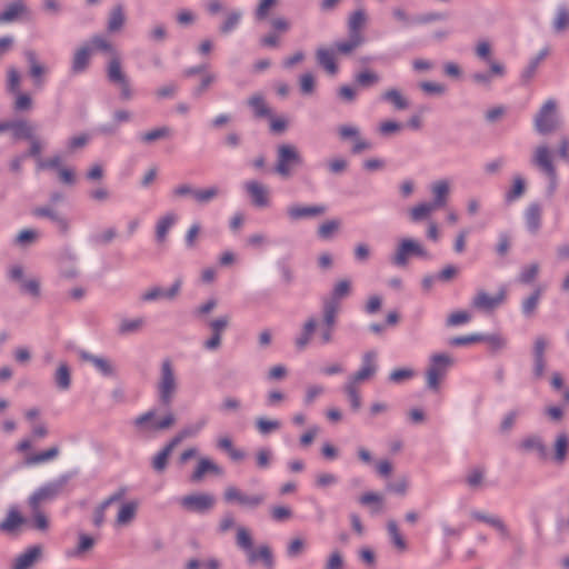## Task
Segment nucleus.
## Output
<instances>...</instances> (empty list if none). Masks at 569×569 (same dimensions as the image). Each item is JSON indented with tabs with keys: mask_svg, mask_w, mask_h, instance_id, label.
<instances>
[{
	"mask_svg": "<svg viewBox=\"0 0 569 569\" xmlns=\"http://www.w3.org/2000/svg\"><path fill=\"white\" fill-rule=\"evenodd\" d=\"M273 172L282 179H290L297 168L301 167L303 159L298 148L291 143H281L277 147Z\"/></svg>",
	"mask_w": 569,
	"mask_h": 569,
	"instance_id": "1",
	"label": "nucleus"
},
{
	"mask_svg": "<svg viewBox=\"0 0 569 569\" xmlns=\"http://www.w3.org/2000/svg\"><path fill=\"white\" fill-rule=\"evenodd\" d=\"M530 164L548 179V191L552 194L558 180L552 150L547 144L537 146L530 157Z\"/></svg>",
	"mask_w": 569,
	"mask_h": 569,
	"instance_id": "2",
	"label": "nucleus"
},
{
	"mask_svg": "<svg viewBox=\"0 0 569 569\" xmlns=\"http://www.w3.org/2000/svg\"><path fill=\"white\" fill-rule=\"evenodd\" d=\"M455 360L448 353H433L429 358V365L426 370V386L431 391H439L441 381L445 379L448 370L453 366Z\"/></svg>",
	"mask_w": 569,
	"mask_h": 569,
	"instance_id": "3",
	"label": "nucleus"
},
{
	"mask_svg": "<svg viewBox=\"0 0 569 569\" xmlns=\"http://www.w3.org/2000/svg\"><path fill=\"white\" fill-rule=\"evenodd\" d=\"M178 389L177 377L170 359L161 362L160 376L157 383L158 398L162 406L170 407Z\"/></svg>",
	"mask_w": 569,
	"mask_h": 569,
	"instance_id": "4",
	"label": "nucleus"
},
{
	"mask_svg": "<svg viewBox=\"0 0 569 569\" xmlns=\"http://www.w3.org/2000/svg\"><path fill=\"white\" fill-rule=\"evenodd\" d=\"M71 473H63L58 479L47 482L37 489L29 497V506L31 509H39L40 505L44 501L53 500L62 491L63 487L71 479Z\"/></svg>",
	"mask_w": 569,
	"mask_h": 569,
	"instance_id": "5",
	"label": "nucleus"
},
{
	"mask_svg": "<svg viewBox=\"0 0 569 569\" xmlns=\"http://www.w3.org/2000/svg\"><path fill=\"white\" fill-rule=\"evenodd\" d=\"M412 256L430 259L429 252L422 244L413 239L405 238L399 242L395 254L390 258V262L396 267L403 268Z\"/></svg>",
	"mask_w": 569,
	"mask_h": 569,
	"instance_id": "6",
	"label": "nucleus"
},
{
	"mask_svg": "<svg viewBox=\"0 0 569 569\" xmlns=\"http://www.w3.org/2000/svg\"><path fill=\"white\" fill-rule=\"evenodd\" d=\"M560 126L557 116V103L555 100H547L535 117V129L540 134H548Z\"/></svg>",
	"mask_w": 569,
	"mask_h": 569,
	"instance_id": "7",
	"label": "nucleus"
},
{
	"mask_svg": "<svg viewBox=\"0 0 569 569\" xmlns=\"http://www.w3.org/2000/svg\"><path fill=\"white\" fill-rule=\"evenodd\" d=\"M223 500L227 503H237L240 507L256 509L264 503L266 495L262 492L247 495L234 486H229L223 491Z\"/></svg>",
	"mask_w": 569,
	"mask_h": 569,
	"instance_id": "8",
	"label": "nucleus"
},
{
	"mask_svg": "<svg viewBox=\"0 0 569 569\" xmlns=\"http://www.w3.org/2000/svg\"><path fill=\"white\" fill-rule=\"evenodd\" d=\"M157 411L151 409L134 419V426L142 430L158 431L169 429L176 422V417L172 412H168L162 419L156 421Z\"/></svg>",
	"mask_w": 569,
	"mask_h": 569,
	"instance_id": "9",
	"label": "nucleus"
},
{
	"mask_svg": "<svg viewBox=\"0 0 569 569\" xmlns=\"http://www.w3.org/2000/svg\"><path fill=\"white\" fill-rule=\"evenodd\" d=\"M179 502L180 506L187 511L206 513L213 508L216 499L210 493L201 492L184 496L180 499Z\"/></svg>",
	"mask_w": 569,
	"mask_h": 569,
	"instance_id": "10",
	"label": "nucleus"
},
{
	"mask_svg": "<svg viewBox=\"0 0 569 569\" xmlns=\"http://www.w3.org/2000/svg\"><path fill=\"white\" fill-rule=\"evenodd\" d=\"M78 357L81 361L90 363L101 376L113 378L117 376L114 363L107 357L93 355L87 350H78Z\"/></svg>",
	"mask_w": 569,
	"mask_h": 569,
	"instance_id": "11",
	"label": "nucleus"
},
{
	"mask_svg": "<svg viewBox=\"0 0 569 569\" xmlns=\"http://www.w3.org/2000/svg\"><path fill=\"white\" fill-rule=\"evenodd\" d=\"M182 279L177 278L168 289H162L159 286H153L147 289L140 297L143 302H154L158 300L173 301L181 291Z\"/></svg>",
	"mask_w": 569,
	"mask_h": 569,
	"instance_id": "12",
	"label": "nucleus"
},
{
	"mask_svg": "<svg viewBox=\"0 0 569 569\" xmlns=\"http://www.w3.org/2000/svg\"><path fill=\"white\" fill-rule=\"evenodd\" d=\"M327 207L325 204H299L293 203L287 207L286 214L290 222H297L305 219H312L325 214Z\"/></svg>",
	"mask_w": 569,
	"mask_h": 569,
	"instance_id": "13",
	"label": "nucleus"
},
{
	"mask_svg": "<svg viewBox=\"0 0 569 569\" xmlns=\"http://www.w3.org/2000/svg\"><path fill=\"white\" fill-rule=\"evenodd\" d=\"M23 56L29 64V76L34 88L42 89L46 83V77L49 73V68L39 60L34 50H26Z\"/></svg>",
	"mask_w": 569,
	"mask_h": 569,
	"instance_id": "14",
	"label": "nucleus"
},
{
	"mask_svg": "<svg viewBox=\"0 0 569 569\" xmlns=\"http://www.w3.org/2000/svg\"><path fill=\"white\" fill-rule=\"evenodd\" d=\"M24 270L20 264H14L8 270V278L10 281L19 282L20 290L32 297L40 296V282L37 278L24 279Z\"/></svg>",
	"mask_w": 569,
	"mask_h": 569,
	"instance_id": "15",
	"label": "nucleus"
},
{
	"mask_svg": "<svg viewBox=\"0 0 569 569\" xmlns=\"http://www.w3.org/2000/svg\"><path fill=\"white\" fill-rule=\"evenodd\" d=\"M378 352L376 350H368L361 357L360 369L351 375L348 379L357 383L372 378L378 369L377 365Z\"/></svg>",
	"mask_w": 569,
	"mask_h": 569,
	"instance_id": "16",
	"label": "nucleus"
},
{
	"mask_svg": "<svg viewBox=\"0 0 569 569\" xmlns=\"http://www.w3.org/2000/svg\"><path fill=\"white\" fill-rule=\"evenodd\" d=\"M506 299V292L500 290L497 295L490 296L485 290H478L471 300V307L483 312H491Z\"/></svg>",
	"mask_w": 569,
	"mask_h": 569,
	"instance_id": "17",
	"label": "nucleus"
},
{
	"mask_svg": "<svg viewBox=\"0 0 569 569\" xmlns=\"http://www.w3.org/2000/svg\"><path fill=\"white\" fill-rule=\"evenodd\" d=\"M505 74L506 67L502 62L489 61V70L472 73L471 81L486 89H490L493 78H502Z\"/></svg>",
	"mask_w": 569,
	"mask_h": 569,
	"instance_id": "18",
	"label": "nucleus"
},
{
	"mask_svg": "<svg viewBox=\"0 0 569 569\" xmlns=\"http://www.w3.org/2000/svg\"><path fill=\"white\" fill-rule=\"evenodd\" d=\"M31 213L36 218H47L51 220L62 233H67L70 229L69 220L51 204L36 207L32 209Z\"/></svg>",
	"mask_w": 569,
	"mask_h": 569,
	"instance_id": "19",
	"label": "nucleus"
},
{
	"mask_svg": "<svg viewBox=\"0 0 569 569\" xmlns=\"http://www.w3.org/2000/svg\"><path fill=\"white\" fill-rule=\"evenodd\" d=\"M42 557V547L34 545L27 548L13 561L10 569H32Z\"/></svg>",
	"mask_w": 569,
	"mask_h": 569,
	"instance_id": "20",
	"label": "nucleus"
},
{
	"mask_svg": "<svg viewBox=\"0 0 569 569\" xmlns=\"http://www.w3.org/2000/svg\"><path fill=\"white\" fill-rule=\"evenodd\" d=\"M470 516L472 519L485 522L492 527L502 539H509L510 538V530L508 526L505 523V521L495 515H489L482 511L473 510L470 512Z\"/></svg>",
	"mask_w": 569,
	"mask_h": 569,
	"instance_id": "21",
	"label": "nucleus"
},
{
	"mask_svg": "<svg viewBox=\"0 0 569 569\" xmlns=\"http://www.w3.org/2000/svg\"><path fill=\"white\" fill-rule=\"evenodd\" d=\"M92 49L89 44H83L78 48L71 59L70 72L73 76L83 73L89 64Z\"/></svg>",
	"mask_w": 569,
	"mask_h": 569,
	"instance_id": "22",
	"label": "nucleus"
},
{
	"mask_svg": "<svg viewBox=\"0 0 569 569\" xmlns=\"http://www.w3.org/2000/svg\"><path fill=\"white\" fill-rule=\"evenodd\" d=\"M518 448L523 452H536L540 460L548 458V448L542 438L537 435H531L521 440Z\"/></svg>",
	"mask_w": 569,
	"mask_h": 569,
	"instance_id": "23",
	"label": "nucleus"
},
{
	"mask_svg": "<svg viewBox=\"0 0 569 569\" xmlns=\"http://www.w3.org/2000/svg\"><path fill=\"white\" fill-rule=\"evenodd\" d=\"M317 63L330 76H336L338 66L336 63V51L332 48L320 47L316 50Z\"/></svg>",
	"mask_w": 569,
	"mask_h": 569,
	"instance_id": "24",
	"label": "nucleus"
},
{
	"mask_svg": "<svg viewBox=\"0 0 569 569\" xmlns=\"http://www.w3.org/2000/svg\"><path fill=\"white\" fill-rule=\"evenodd\" d=\"M244 189L254 206L267 207L269 204L268 189L259 181H247L244 183Z\"/></svg>",
	"mask_w": 569,
	"mask_h": 569,
	"instance_id": "25",
	"label": "nucleus"
},
{
	"mask_svg": "<svg viewBox=\"0 0 569 569\" xmlns=\"http://www.w3.org/2000/svg\"><path fill=\"white\" fill-rule=\"evenodd\" d=\"M432 200L429 201L437 210L443 208L450 194V184L447 180L435 181L430 187Z\"/></svg>",
	"mask_w": 569,
	"mask_h": 569,
	"instance_id": "26",
	"label": "nucleus"
},
{
	"mask_svg": "<svg viewBox=\"0 0 569 569\" xmlns=\"http://www.w3.org/2000/svg\"><path fill=\"white\" fill-rule=\"evenodd\" d=\"M552 32L557 36L569 30V7L565 3L558 4L551 20Z\"/></svg>",
	"mask_w": 569,
	"mask_h": 569,
	"instance_id": "27",
	"label": "nucleus"
},
{
	"mask_svg": "<svg viewBox=\"0 0 569 569\" xmlns=\"http://www.w3.org/2000/svg\"><path fill=\"white\" fill-rule=\"evenodd\" d=\"M542 209L538 202H531L525 210V221L530 233L536 234L541 227Z\"/></svg>",
	"mask_w": 569,
	"mask_h": 569,
	"instance_id": "28",
	"label": "nucleus"
},
{
	"mask_svg": "<svg viewBox=\"0 0 569 569\" xmlns=\"http://www.w3.org/2000/svg\"><path fill=\"white\" fill-rule=\"evenodd\" d=\"M8 130L16 140H29L34 134L36 128L27 120L8 121Z\"/></svg>",
	"mask_w": 569,
	"mask_h": 569,
	"instance_id": "29",
	"label": "nucleus"
},
{
	"mask_svg": "<svg viewBox=\"0 0 569 569\" xmlns=\"http://www.w3.org/2000/svg\"><path fill=\"white\" fill-rule=\"evenodd\" d=\"M24 518L20 515L16 507L9 509L7 517L0 521V531L13 533L24 523Z\"/></svg>",
	"mask_w": 569,
	"mask_h": 569,
	"instance_id": "30",
	"label": "nucleus"
},
{
	"mask_svg": "<svg viewBox=\"0 0 569 569\" xmlns=\"http://www.w3.org/2000/svg\"><path fill=\"white\" fill-rule=\"evenodd\" d=\"M222 475V469L208 458H201L193 473L191 475V481L199 482L202 480L206 473Z\"/></svg>",
	"mask_w": 569,
	"mask_h": 569,
	"instance_id": "31",
	"label": "nucleus"
},
{
	"mask_svg": "<svg viewBox=\"0 0 569 569\" xmlns=\"http://www.w3.org/2000/svg\"><path fill=\"white\" fill-rule=\"evenodd\" d=\"M317 326L318 321L313 317H310L305 321L301 333L299 337L296 338L295 341V345L298 350H303L309 345Z\"/></svg>",
	"mask_w": 569,
	"mask_h": 569,
	"instance_id": "32",
	"label": "nucleus"
},
{
	"mask_svg": "<svg viewBox=\"0 0 569 569\" xmlns=\"http://www.w3.org/2000/svg\"><path fill=\"white\" fill-rule=\"evenodd\" d=\"M126 22V14L122 4H116L109 12L107 29L109 32L120 31Z\"/></svg>",
	"mask_w": 569,
	"mask_h": 569,
	"instance_id": "33",
	"label": "nucleus"
},
{
	"mask_svg": "<svg viewBox=\"0 0 569 569\" xmlns=\"http://www.w3.org/2000/svg\"><path fill=\"white\" fill-rule=\"evenodd\" d=\"M53 382L60 391H67L71 386V370L67 362H60L54 375Z\"/></svg>",
	"mask_w": 569,
	"mask_h": 569,
	"instance_id": "34",
	"label": "nucleus"
},
{
	"mask_svg": "<svg viewBox=\"0 0 569 569\" xmlns=\"http://www.w3.org/2000/svg\"><path fill=\"white\" fill-rule=\"evenodd\" d=\"M365 42L363 36H350L347 40L337 41L333 44L336 53L348 56L358 49Z\"/></svg>",
	"mask_w": 569,
	"mask_h": 569,
	"instance_id": "35",
	"label": "nucleus"
},
{
	"mask_svg": "<svg viewBox=\"0 0 569 569\" xmlns=\"http://www.w3.org/2000/svg\"><path fill=\"white\" fill-rule=\"evenodd\" d=\"M172 136V129L168 126L153 128L139 134V140L144 144H151L161 139H168Z\"/></svg>",
	"mask_w": 569,
	"mask_h": 569,
	"instance_id": "36",
	"label": "nucleus"
},
{
	"mask_svg": "<svg viewBox=\"0 0 569 569\" xmlns=\"http://www.w3.org/2000/svg\"><path fill=\"white\" fill-rule=\"evenodd\" d=\"M107 78L113 84H120L128 80V77L122 71L121 61L118 57H113L107 67Z\"/></svg>",
	"mask_w": 569,
	"mask_h": 569,
	"instance_id": "37",
	"label": "nucleus"
},
{
	"mask_svg": "<svg viewBox=\"0 0 569 569\" xmlns=\"http://www.w3.org/2000/svg\"><path fill=\"white\" fill-rule=\"evenodd\" d=\"M526 189L525 179L519 174L515 176L511 188L505 193L506 203L510 204L519 200L525 194Z\"/></svg>",
	"mask_w": 569,
	"mask_h": 569,
	"instance_id": "38",
	"label": "nucleus"
},
{
	"mask_svg": "<svg viewBox=\"0 0 569 569\" xmlns=\"http://www.w3.org/2000/svg\"><path fill=\"white\" fill-rule=\"evenodd\" d=\"M367 22V14L363 9L353 11L348 19V31L350 36H363L361 29Z\"/></svg>",
	"mask_w": 569,
	"mask_h": 569,
	"instance_id": "39",
	"label": "nucleus"
},
{
	"mask_svg": "<svg viewBox=\"0 0 569 569\" xmlns=\"http://www.w3.org/2000/svg\"><path fill=\"white\" fill-rule=\"evenodd\" d=\"M340 310V303L322 300V326L333 328L337 323V317Z\"/></svg>",
	"mask_w": 569,
	"mask_h": 569,
	"instance_id": "40",
	"label": "nucleus"
},
{
	"mask_svg": "<svg viewBox=\"0 0 569 569\" xmlns=\"http://www.w3.org/2000/svg\"><path fill=\"white\" fill-rule=\"evenodd\" d=\"M176 222V216L168 213L161 217L156 224V240L159 243H163L167 239L168 232Z\"/></svg>",
	"mask_w": 569,
	"mask_h": 569,
	"instance_id": "41",
	"label": "nucleus"
},
{
	"mask_svg": "<svg viewBox=\"0 0 569 569\" xmlns=\"http://www.w3.org/2000/svg\"><path fill=\"white\" fill-rule=\"evenodd\" d=\"M381 99L391 103L397 110H406L409 108V100L403 97L398 89L395 88L386 90L382 93Z\"/></svg>",
	"mask_w": 569,
	"mask_h": 569,
	"instance_id": "42",
	"label": "nucleus"
},
{
	"mask_svg": "<svg viewBox=\"0 0 569 569\" xmlns=\"http://www.w3.org/2000/svg\"><path fill=\"white\" fill-rule=\"evenodd\" d=\"M59 447L52 446L49 449L30 455L26 458L27 466H36L56 459L59 456Z\"/></svg>",
	"mask_w": 569,
	"mask_h": 569,
	"instance_id": "43",
	"label": "nucleus"
},
{
	"mask_svg": "<svg viewBox=\"0 0 569 569\" xmlns=\"http://www.w3.org/2000/svg\"><path fill=\"white\" fill-rule=\"evenodd\" d=\"M555 455L553 460L557 463H563L567 459V453L569 449V438L567 433L561 432L558 433L553 443Z\"/></svg>",
	"mask_w": 569,
	"mask_h": 569,
	"instance_id": "44",
	"label": "nucleus"
},
{
	"mask_svg": "<svg viewBox=\"0 0 569 569\" xmlns=\"http://www.w3.org/2000/svg\"><path fill=\"white\" fill-rule=\"evenodd\" d=\"M351 293V281L348 279L339 280L331 291V296L325 298L329 302L340 303V300L347 298Z\"/></svg>",
	"mask_w": 569,
	"mask_h": 569,
	"instance_id": "45",
	"label": "nucleus"
},
{
	"mask_svg": "<svg viewBox=\"0 0 569 569\" xmlns=\"http://www.w3.org/2000/svg\"><path fill=\"white\" fill-rule=\"evenodd\" d=\"M249 563H254L258 559L262 560L267 568L273 567V556L271 549L267 546H260L257 550H251L247 556Z\"/></svg>",
	"mask_w": 569,
	"mask_h": 569,
	"instance_id": "46",
	"label": "nucleus"
},
{
	"mask_svg": "<svg viewBox=\"0 0 569 569\" xmlns=\"http://www.w3.org/2000/svg\"><path fill=\"white\" fill-rule=\"evenodd\" d=\"M248 106L253 110L257 118L270 117L271 110L267 106L264 98L260 93H256L248 99Z\"/></svg>",
	"mask_w": 569,
	"mask_h": 569,
	"instance_id": "47",
	"label": "nucleus"
},
{
	"mask_svg": "<svg viewBox=\"0 0 569 569\" xmlns=\"http://www.w3.org/2000/svg\"><path fill=\"white\" fill-rule=\"evenodd\" d=\"M436 210L430 202H421L410 209L409 217L412 222H421L428 219Z\"/></svg>",
	"mask_w": 569,
	"mask_h": 569,
	"instance_id": "48",
	"label": "nucleus"
},
{
	"mask_svg": "<svg viewBox=\"0 0 569 569\" xmlns=\"http://www.w3.org/2000/svg\"><path fill=\"white\" fill-rule=\"evenodd\" d=\"M146 323L144 318L122 319L118 327V333L127 336L140 331Z\"/></svg>",
	"mask_w": 569,
	"mask_h": 569,
	"instance_id": "49",
	"label": "nucleus"
},
{
	"mask_svg": "<svg viewBox=\"0 0 569 569\" xmlns=\"http://www.w3.org/2000/svg\"><path fill=\"white\" fill-rule=\"evenodd\" d=\"M542 295V288L538 287L533 292L522 301L521 311L525 317L531 318L539 305L540 297Z\"/></svg>",
	"mask_w": 569,
	"mask_h": 569,
	"instance_id": "50",
	"label": "nucleus"
},
{
	"mask_svg": "<svg viewBox=\"0 0 569 569\" xmlns=\"http://www.w3.org/2000/svg\"><path fill=\"white\" fill-rule=\"evenodd\" d=\"M242 18V12L240 10L230 11L222 23L219 26V32L221 34L231 33L240 23Z\"/></svg>",
	"mask_w": 569,
	"mask_h": 569,
	"instance_id": "51",
	"label": "nucleus"
},
{
	"mask_svg": "<svg viewBox=\"0 0 569 569\" xmlns=\"http://www.w3.org/2000/svg\"><path fill=\"white\" fill-rule=\"evenodd\" d=\"M549 54V50L547 48L539 51V53L532 58L528 66L521 73V78L525 82H528L536 73L540 62Z\"/></svg>",
	"mask_w": 569,
	"mask_h": 569,
	"instance_id": "52",
	"label": "nucleus"
},
{
	"mask_svg": "<svg viewBox=\"0 0 569 569\" xmlns=\"http://www.w3.org/2000/svg\"><path fill=\"white\" fill-rule=\"evenodd\" d=\"M219 193L220 189L217 186H210L206 189H197L193 200L199 206H206L214 200Z\"/></svg>",
	"mask_w": 569,
	"mask_h": 569,
	"instance_id": "53",
	"label": "nucleus"
},
{
	"mask_svg": "<svg viewBox=\"0 0 569 569\" xmlns=\"http://www.w3.org/2000/svg\"><path fill=\"white\" fill-rule=\"evenodd\" d=\"M388 535L391 539V543L399 550L405 551L407 549V542L400 533L398 523L395 520L387 522Z\"/></svg>",
	"mask_w": 569,
	"mask_h": 569,
	"instance_id": "54",
	"label": "nucleus"
},
{
	"mask_svg": "<svg viewBox=\"0 0 569 569\" xmlns=\"http://www.w3.org/2000/svg\"><path fill=\"white\" fill-rule=\"evenodd\" d=\"M137 507V503L133 501L123 503L118 512L117 523L119 526H126L130 523L136 517Z\"/></svg>",
	"mask_w": 569,
	"mask_h": 569,
	"instance_id": "55",
	"label": "nucleus"
},
{
	"mask_svg": "<svg viewBox=\"0 0 569 569\" xmlns=\"http://www.w3.org/2000/svg\"><path fill=\"white\" fill-rule=\"evenodd\" d=\"M236 545L239 549L247 552V556L253 549V540L250 531L246 527L237 528Z\"/></svg>",
	"mask_w": 569,
	"mask_h": 569,
	"instance_id": "56",
	"label": "nucleus"
},
{
	"mask_svg": "<svg viewBox=\"0 0 569 569\" xmlns=\"http://www.w3.org/2000/svg\"><path fill=\"white\" fill-rule=\"evenodd\" d=\"M359 502L362 506H372V512L378 513L382 511L383 498L381 495L368 491L359 497Z\"/></svg>",
	"mask_w": 569,
	"mask_h": 569,
	"instance_id": "57",
	"label": "nucleus"
},
{
	"mask_svg": "<svg viewBox=\"0 0 569 569\" xmlns=\"http://www.w3.org/2000/svg\"><path fill=\"white\" fill-rule=\"evenodd\" d=\"M355 81L361 88H370L380 82V77L377 72L366 69L356 74Z\"/></svg>",
	"mask_w": 569,
	"mask_h": 569,
	"instance_id": "58",
	"label": "nucleus"
},
{
	"mask_svg": "<svg viewBox=\"0 0 569 569\" xmlns=\"http://www.w3.org/2000/svg\"><path fill=\"white\" fill-rule=\"evenodd\" d=\"M540 266L538 262H532L521 268L517 281L522 284L531 283L538 276Z\"/></svg>",
	"mask_w": 569,
	"mask_h": 569,
	"instance_id": "59",
	"label": "nucleus"
},
{
	"mask_svg": "<svg viewBox=\"0 0 569 569\" xmlns=\"http://www.w3.org/2000/svg\"><path fill=\"white\" fill-rule=\"evenodd\" d=\"M24 6L21 1H14L7 6V8L0 13V22H11L18 18V16L24 11Z\"/></svg>",
	"mask_w": 569,
	"mask_h": 569,
	"instance_id": "60",
	"label": "nucleus"
},
{
	"mask_svg": "<svg viewBox=\"0 0 569 569\" xmlns=\"http://www.w3.org/2000/svg\"><path fill=\"white\" fill-rule=\"evenodd\" d=\"M343 390L350 401V407L353 411H358L361 407V398L357 389V382L348 379Z\"/></svg>",
	"mask_w": 569,
	"mask_h": 569,
	"instance_id": "61",
	"label": "nucleus"
},
{
	"mask_svg": "<svg viewBox=\"0 0 569 569\" xmlns=\"http://www.w3.org/2000/svg\"><path fill=\"white\" fill-rule=\"evenodd\" d=\"M39 231L34 229H22L14 239V244L20 247H29L39 239Z\"/></svg>",
	"mask_w": 569,
	"mask_h": 569,
	"instance_id": "62",
	"label": "nucleus"
},
{
	"mask_svg": "<svg viewBox=\"0 0 569 569\" xmlns=\"http://www.w3.org/2000/svg\"><path fill=\"white\" fill-rule=\"evenodd\" d=\"M280 427H281V422L277 419L269 420L267 418L260 417L256 420V428L263 436L279 430Z\"/></svg>",
	"mask_w": 569,
	"mask_h": 569,
	"instance_id": "63",
	"label": "nucleus"
},
{
	"mask_svg": "<svg viewBox=\"0 0 569 569\" xmlns=\"http://www.w3.org/2000/svg\"><path fill=\"white\" fill-rule=\"evenodd\" d=\"M415 376V370L411 368H397L393 369L389 376L388 380L391 383L400 385L407 380H410Z\"/></svg>",
	"mask_w": 569,
	"mask_h": 569,
	"instance_id": "64",
	"label": "nucleus"
}]
</instances>
